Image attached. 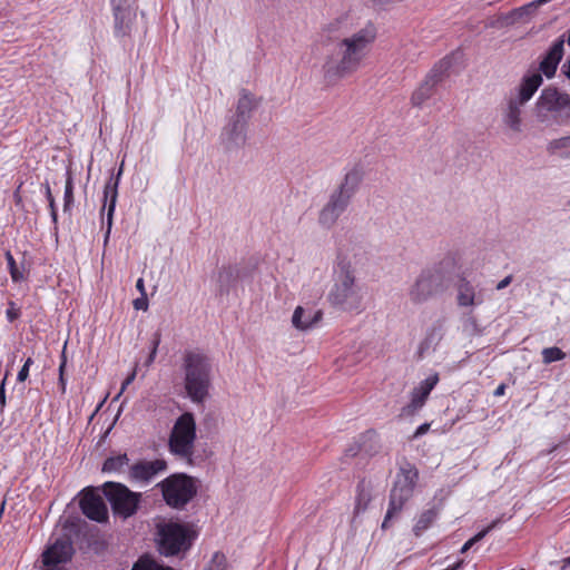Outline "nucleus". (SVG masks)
Segmentation results:
<instances>
[{"mask_svg": "<svg viewBox=\"0 0 570 570\" xmlns=\"http://www.w3.org/2000/svg\"><path fill=\"white\" fill-rule=\"evenodd\" d=\"M45 189H46V198L48 200L49 208L50 209L57 208L55 198L51 194V189H50V186L48 183L45 184Z\"/></svg>", "mask_w": 570, "mask_h": 570, "instance_id": "44", "label": "nucleus"}, {"mask_svg": "<svg viewBox=\"0 0 570 570\" xmlns=\"http://www.w3.org/2000/svg\"><path fill=\"white\" fill-rule=\"evenodd\" d=\"M542 82L543 79L540 72L524 75L518 87L517 94H511L510 96L523 104H527L533 97Z\"/></svg>", "mask_w": 570, "mask_h": 570, "instance_id": "22", "label": "nucleus"}, {"mask_svg": "<svg viewBox=\"0 0 570 570\" xmlns=\"http://www.w3.org/2000/svg\"><path fill=\"white\" fill-rule=\"evenodd\" d=\"M136 288L137 291L140 293V295L145 296L147 295L146 293V288H145V282H144V278H138L137 282H136Z\"/></svg>", "mask_w": 570, "mask_h": 570, "instance_id": "49", "label": "nucleus"}, {"mask_svg": "<svg viewBox=\"0 0 570 570\" xmlns=\"http://www.w3.org/2000/svg\"><path fill=\"white\" fill-rule=\"evenodd\" d=\"M500 523V520L497 519L494 521H492L485 529L481 530L480 532H478L474 537H472L471 539H469L461 548V552L464 553L466 552L470 548H472L476 542H479L480 540H482L491 530H493L494 528L498 527V524Z\"/></svg>", "mask_w": 570, "mask_h": 570, "instance_id": "34", "label": "nucleus"}, {"mask_svg": "<svg viewBox=\"0 0 570 570\" xmlns=\"http://www.w3.org/2000/svg\"><path fill=\"white\" fill-rule=\"evenodd\" d=\"M361 257L354 254L353 257L340 254L334 267V284L327 295L328 302L345 312L361 313L363 311L362 287L356 278V265Z\"/></svg>", "mask_w": 570, "mask_h": 570, "instance_id": "2", "label": "nucleus"}, {"mask_svg": "<svg viewBox=\"0 0 570 570\" xmlns=\"http://www.w3.org/2000/svg\"><path fill=\"white\" fill-rule=\"evenodd\" d=\"M135 377H136V370H134V371L131 372V374H130V375H128V376L126 377V380L122 382V384H121V389H120V393H119V394H121V393L127 389V386H128L129 384H131V383H132V381L135 380Z\"/></svg>", "mask_w": 570, "mask_h": 570, "instance_id": "45", "label": "nucleus"}, {"mask_svg": "<svg viewBox=\"0 0 570 570\" xmlns=\"http://www.w3.org/2000/svg\"><path fill=\"white\" fill-rule=\"evenodd\" d=\"M184 386L194 403H203L212 386L210 358L198 351H186L183 357Z\"/></svg>", "mask_w": 570, "mask_h": 570, "instance_id": "4", "label": "nucleus"}, {"mask_svg": "<svg viewBox=\"0 0 570 570\" xmlns=\"http://www.w3.org/2000/svg\"><path fill=\"white\" fill-rule=\"evenodd\" d=\"M456 303L460 307H471L482 303V297L476 294L474 285L462 276L456 285Z\"/></svg>", "mask_w": 570, "mask_h": 570, "instance_id": "23", "label": "nucleus"}, {"mask_svg": "<svg viewBox=\"0 0 570 570\" xmlns=\"http://www.w3.org/2000/svg\"><path fill=\"white\" fill-rule=\"evenodd\" d=\"M455 61V53H450L440 59L430 69L425 78L431 80L435 86L442 82L448 76Z\"/></svg>", "mask_w": 570, "mask_h": 570, "instance_id": "25", "label": "nucleus"}, {"mask_svg": "<svg viewBox=\"0 0 570 570\" xmlns=\"http://www.w3.org/2000/svg\"><path fill=\"white\" fill-rule=\"evenodd\" d=\"M564 562H566L567 564H570V557H569V558H567V559H564Z\"/></svg>", "mask_w": 570, "mask_h": 570, "instance_id": "60", "label": "nucleus"}, {"mask_svg": "<svg viewBox=\"0 0 570 570\" xmlns=\"http://www.w3.org/2000/svg\"><path fill=\"white\" fill-rule=\"evenodd\" d=\"M114 19H115V35L116 37L129 36L132 29V23L136 18V12L128 0H110Z\"/></svg>", "mask_w": 570, "mask_h": 570, "instance_id": "13", "label": "nucleus"}, {"mask_svg": "<svg viewBox=\"0 0 570 570\" xmlns=\"http://www.w3.org/2000/svg\"><path fill=\"white\" fill-rule=\"evenodd\" d=\"M511 282H512V275H508L497 284L495 288L498 291H501V289L508 287L511 284Z\"/></svg>", "mask_w": 570, "mask_h": 570, "instance_id": "46", "label": "nucleus"}, {"mask_svg": "<svg viewBox=\"0 0 570 570\" xmlns=\"http://www.w3.org/2000/svg\"><path fill=\"white\" fill-rule=\"evenodd\" d=\"M255 97L247 90L242 89L233 118L248 122L252 111L256 108Z\"/></svg>", "mask_w": 570, "mask_h": 570, "instance_id": "26", "label": "nucleus"}, {"mask_svg": "<svg viewBox=\"0 0 570 570\" xmlns=\"http://www.w3.org/2000/svg\"><path fill=\"white\" fill-rule=\"evenodd\" d=\"M239 271L236 266H223L217 274L218 289L220 294L228 293L229 288L236 283Z\"/></svg>", "mask_w": 570, "mask_h": 570, "instance_id": "27", "label": "nucleus"}, {"mask_svg": "<svg viewBox=\"0 0 570 570\" xmlns=\"http://www.w3.org/2000/svg\"><path fill=\"white\" fill-rule=\"evenodd\" d=\"M562 73L570 80V57L566 60V62L561 67Z\"/></svg>", "mask_w": 570, "mask_h": 570, "instance_id": "52", "label": "nucleus"}, {"mask_svg": "<svg viewBox=\"0 0 570 570\" xmlns=\"http://www.w3.org/2000/svg\"><path fill=\"white\" fill-rule=\"evenodd\" d=\"M129 462V459L127 454H119L117 456H110L105 460L102 464V471L104 472H118L120 471L125 465H127Z\"/></svg>", "mask_w": 570, "mask_h": 570, "instance_id": "33", "label": "nucleus"}, {"mask_svg": "<svg viewBox=\"0 0 570 570\" xmlns=\"http://www.w3.org/2000/svg\"><path fill=\"white\" fill-rule=\"evenodd\" d=\"M561 149H570V136H564L558 139H553L548 144L547 150L550 154H554Z\"/></svg>", "mask_w": 570, "mask_h": 570, "instance_id": "38", "label": "nucleus"}, {"mask_svg": "<svg viewBox=\"0 0 570 570\" xmlns=\"http://www.w3.org/2000/svg\"><path fill=\"white\" fill-rule=\"evenodd\" d=\"M435 88L436 86L431 80L424 78L411 96L412 106L417 108L422 107L423 104L433 96Z\"/></svg>", "mask_w": 570, "mask_h": 570, "instance_id": "28", "label": "nucleus"}, {"mask_svg": "<svg viewBox=\"0 0 570 570\" xmlns=\"http://www.w3.org/2000/svg\"><path fill=\"white\" fill-rule=\"evenodd\" d=\"M66 366H67V357H66L65 350H63L62 354H61V362L59 364V375H65Z\"/></svg>", "mask_w": 570, "mask_h": 570, "instance_id": "50", "label": "nucleus"}, {"mask_svg": "<svg viewBox=\"0 0 570 570\" xmlns=\"http://www.w3.org/2000/svg\"><path fill=\"white\" fill-rule=\"evenodd\" d=\"M505 387H507V386H505V384H503V383H502V384H500V385L494 390L493 395H494V396H502V395H504V393H505Z\"/></svg>", "mask_w": 570, "mask_h": 570, "instance_id": "54", "label": "nucleus"}, {"mask_svg": "<svg viewBox=\"0 0 570 570\" xmlns=\"http://www.w3.org/2000/svg\"><path fill=\"white\" fill-rule=\"evenodd\" d=\"M73 204V183L70 174L67 176L65 194H63V210L69 212Z\"/></svg>", "mask_w": 570, "mask_h": 570, "instance_id": "36", "label": "nucleus"}, {"mask_svg": "<svg viewBox=\"0 0 570 570\" xmlns=\"http://www.w3.org/2000/svg\"><path fill=\"white\" fill-rule=\"evenodd\" d=\"M341 23L342 19H336L335 21L327 23L323 28V32L328 33V38H331V33L337 32L340 30Z\"/></svg>", "mask_w": 570, "mask_h": 570, "instance_id": "42", "label": "nucleus"}, {"mask_svg": "<svg viewBox=\"0 0 570 570\" xmlns=\"http://www.w3.org/2000/svg\"><path fill=\"white\" fill-rule=\"evenodd\" d=\"M566 42L570 46V30L568 31V37L566 38Z\"/></svg>", "mask_w": 570, "mask_h": 570, "instance_id": "58", "label": "nucleus"}, {"mask_svg": "<svg viewBox=\"0 0 570 570\" xmlns=\"http://www.w3.org/2000/svg\"><path fill=\"white\" fill-rule=\"evenodd\" d=\"M438 511L435 509H429L421 513L417 519L413 532L416 537H420L436 519Z\"/></svg>", "mask_w": 570, "mask_h": 570, "instance_id": "30", "label": "nucleus"}, {"mask_svg": "<svg viewBox=\"0 0 570 570\" xmlns=\"http://www.w3.org/2000/svg\"><path fill=\"white\" fill-rule=\"evenodd\" d=\"M360 183L361 175L358 170L353 169L346 173L341 185L331 194L328 202L320 212L318 223L323 227L331 228L336 224L340 216L348 207Z\"/></svg>", "mask_w": 570, "mask_h": 570, "instance_id": "6", "label": "nucleus"}, {"mask_svg": "<svg viewBox=\"0 0 570 570\" xmlns=\"http://www.w3.org/2000/svg\"><path fill=\"white\" fill-rule=\"evenodd\" d=\"M46 570H65L62 567H46Z\"/></svg>", "mask_w": 570, "mask_h": 570, "instance_id": "57", "label": "nucleus"}, {"mask_svg": "<svg viewBox=\"0 0 570 570\" xmlns=\"http://www.w3.org/2000/svg\"><path fill=\"white\" fill-rule=\"evenodd\" d=\"M196 422L190 412H185L175 422L169 435L168 446L173 454L188 459L194 454Z\"/></svg>", "mask_w": 570, "mask_h": 570, "instance_id": "10", "label": "nucleus"}, {"mask_svg": "<svg viewBox=\"0 0 570 570\" xmlns=\"http://www.w3.org/2000/svg\"><path fill=\"white\" fill-rule=\"evenodd\" d=\"M102 493L109 501L114 513L122 519L132 517L141 501V493L134 492L118 482H106L102 485Z\"/></svg>", "mask_w": 570, "mask_h": 570, "instance_id": "11", "label": "nucleus"}, {"mask_svg": "<svg viewBox=\"0 0 570 570\" xmlns=\"http://www.w3.org/2000/svg\"><path fill=\"white\" fill-rule=\"evenodd\" d=\"M4 382H6V377L3 379L1 385H0V409L1 411L4 409L6 406V389H4Z\"/></svg>", "mask_w": 570, "mask_h": 570, "instance_id": "47", "label": "nucleus"}, {"mask_svg": "<svg viewBox=\"0 0 570 570\" xmlns=\"http://www.w3.org/2000/svg\"><path fill=\"white\" fill-rule=\"evenodd\" d=\"M446 331V317L436 318L425 331L423 340L419 344L417 355L423 357L430 351H434L441 343Z\"/></svg>", "mask_w": 570, "mask_h": 570, "instance_id": "19", "label": "nucleus"}, {"mask_svg": "<svg viewBox=\"0 0 570 570\" xmlns=\"http://www.w3.org/2000/svg\"><path fill=\"white\" fill-rule=\"evenodd\" d=\"M438 382L439 375L434 373L414 387L411 392V401L402 409V413L407 416H412L417 413L425 404L431 391L435 387Z\"/></svg>", "mask_w": 570, "mask_h": 570, "instance_id": "15", "label": "nucleus"}, {"mask_svg": "<svg viewBox=\"0 0 570 570\" xmlns=\"http://www.w3.org/2000/svg\"><path fill=\"white\" fill-rule=\"evenodd\" d=\"M167 470V462L164 459L154 461L140 460L129 469V478L132 481L149 483L156 475Z\"/></svg>", "mask_w": 570, "mask_h": 570, "instance_id": "16", "label": "nucleus"}, {"mask_svg": "<svg viewBox=\"0 0 570 570\" xmlns=\"http://www.w3.org/2000/svg\"><path fill=\"white\" fill-rule=\"evenodd\" d=\"M72 546L67 540L58 539L52 546L42 553V563L45 567H60L71 559Z\"/></svg>", "mask_w": 570, "mask_h": 570, "instance_id": "20", "label": "nucleus"}, {"mask_svg": "<svg viewBox=\"0 0 570 570\" xmlns=\"http://www.w3.org/2000/svg\"><path fill=\"white\" fill-rule=\"evenodd\" d=\"M79 507L88 519L102 523L108 521V508L97 489L86 488L81 491Z\"/></svg>", "mask_w": 570, "mask_h": 570, "instance_id": "12", "label": "nucleus"}, {"mask_svg": "<svg viewBox=\"0 0 570 570\" xmlns=\"http://www.w3.org/2000/svg\"><path fill=\"white\" fill-rule=\"evenodd\" d=\"M158 550L166 557L187 551L194 540V533L184 524L166 522L157 527Z\"/></svg>", "mask_w": 570, "mask_h": 570, "instance_id": "9", "label": "nucleus"}, {"mask_svg": "<svg viewBox=\"0 0 570 570\" xmlns=\"http://www.w3.org/2000/svg\"><path fill=\"white\" fill-rule=\"evenodd\" d=\"M541 354L544 364L561 361L566 357V353L557 346L546 347L542 350Z\"/></svg>", "mask_w": 570, "mask_h": 570, "instance_id": "35", "label": "nucleus"}, {"mask_svg": "<svg viewBox=\"0 0 570 570\" xmlns=\"http://www.w3.org/2000/svg\"><path fill=\"white\" fill-rule=\"evenodd\" d=\"M131 570H174L171 567L165 566L149 556L140 557L134 564Z\"/></svg>", "mask_w": 570, "mask_h": 570, "instance_id": "32", "label": "nucleus"}, {"mask_svg": "<svg viewBox=\"0 0 570 570\" xmlns=\"http://www.w3.org/2000/svg\"><path fill=\"white\" fill-rule=\"evenodd\" d=\"M419 480V471L410 462H404L396 473L393 488L390 493L389 509L382 522V528L387 529L393 518L397 517L404 504L413 495Z\"/></svg>", "mask_w": 570, "mask_h": 570, "instance_id": "7", "label": "nucleus"}, {"mask_svg": "<svg viewBox=\"0 0 570 570\" xmlns=\"http://www.w3.org/2000/svg\"><path fill=\"white\" fill-rule=\"evenodd\" d=\"M29 376V370L27 366H22L18 372L17 380L18 382H24Z\"/></svg>", "mask_w": 570, "mask_h": 570, "instance_id": "48", "label": "nucleus"}, {"mask_svg": "<svg viewBox=\"0 0 570 570\" xmlns=\"http://www.w3.org/2000/svg\"><path fill=\"white\" fill-rule=\"evenodd\" d=\"M58 384H59V389H60L61 393L65 394L66 387H67V381L65 379V375H59Z\"/></svg>", "mask_w": 570, "mask_h": 570, "instance_id": "53", "label": "nucleus"}, {"mask_svg": "<svg viewBox=\"0 0 570 570\" xmlns=\"http://www.w3.org/2000/svg\"><path fill=\"white\" fill-rule=\"evenodd\" d=\"M160 341H161V334L159 331H157L156 333H154L153 335V338H151V350H150V353L146 360V365L149 366L150 364L154 363L155 358H156V355H157V350H158V346L160 344Z\"/></svg>", "mask_w": 570, "mask_h": 570, "instance_id": "39", "label": "nucleus"}, {"mask_svg": "<svg viewBox=\"0 0 570 570\" xmlns=\"http://www.w3.org/2000/svg\"><path fill=\"white\" fill-rule=\"evenodd\" d=\"M4 256H6V259H7L8 269H9V274L11 276V279L14 283H19V282L24 281L26 279V269H24V267L17 265V262H16L13 255L11 254V252H9V250L6 252Z\"/></svg>", "mask_w": 570, "mask_h": 570, "instance_id": "31", "label": "nucleus"}, {"mask_svg": "<svg viewBox=\"0 0 570 570\" xmlns=\"http://www.w3.org/2000/svg\"><path fill=\"white\" fill-rule=\"evenodd\" d=\"M21 316V308L17 306L13 301L8 302V308L6 311V317L8 322L12 323Z\"/></svg>", "mask_w": 570, "mask_h": 570, "instance_id": "40", "label": "nucleus"}, {"mask_svg": "<svg viewBox=\"0 0 570 570\" xmlns=\"http://www.w3.org/2000/svg\"><path fill=\"white\" fill-rule=\"evenodd\" d=\"M120 175L121 168L119 169L117 178L114 179L112 177H110L104 188V206L101 210L104 212L107 209V229L105 235V243L108 240L112 227V217L117 204L118 180Z\"/></svg>", "mask_w": 570, "mask_h": 570, "instance_id": "21", "label": "nucleus"}, {"mask_svg": "<svg viewBox=\"0 0 570 570\" xmlns=\"http://www.w3.org/2000/svg\"><path fill=\"white\" fill-rule=\"evenodd\" d=\"M564 157L570 159V150L564 155Z\"/></svg>", "mask_w": 570, "mask_h": 570, "instance_id": "59", "label": "nucleus"}, {"mask_svg": "<svg viewBox=\"0 0 570 570\" xmlns=\"http://www.w3.org/2000/svg\"><path fill=\"white\" fill-rule=\"evenodd\" d=\"M322 316L323 313L320 309H305L302 306H297L293 313L292 323L297 330L306 331L318 323Z\"/></svg>", "mask_w": 570, "mask_h": 570, "instance_id": "24", "label": "nucleus"}, {"mask_svg": "<svg viewBox=\"0 0 570 570\" xmlns=\"http://www.w3.org/2000/svg\"><path fill=\"white\" fill-rule=\"evenodd\" d=\"M564 42L566 36L562 35L554 40L551 47L542 56V59L539 62V72L541 76L544 75L548 79L554 77L558 66L564 55Z\"/></svg>", "mask_w": 570, "mask_h": 570, "instance_id": "17", "label": "nucleus"}, {"mask_svg": "<svg viewBox=\"0 0 570 570\" xmlns=\"http://www.w3.org/2000/svg\"><path fill=\"white\" fill-rule=\"evenodd\" d=\"M50 216H51L52 223H53L55 225H57V223H58V213H57V208L50 209Z\"/></svg>", "mask_w": 570, "mask_h": 570, "instance_id": "55", "label": "nucleus"}, {"mask_svg": "<svg viewBox=\"0 0 570 570\" xmlns=\"http://www.w3.org/2000/svg\"><path fill=\"white\" fill-rule=\"evenodd\" d=\"M163 499L173 509H184L197 494L196 480L185 473H175L157 484Z\"/></svg>", "mask_w": 570, "mask_h": 570, "instance_id": "8", "label": "nucleus"}, {"mask_svg": "<svg viewBox=\"0 0 570 570\" xmlns=\"http://www.w3.org/2000/svg\"><path fill=\"white\" fill-rule=\"evenodd\" d=\"M535 119L544 125H560L570 119V95L554 86L543 88L534 104Z\"/></svg>", "mask_w": 570, "mask_h": 570, "instance_id": "5", "label": "nucleus"}, {"mask_svg": "<svg viewBox=\"0 0 570 570\" xmlns=\"http://www.w3.org/2000/svg\"><path fill=\"white\" fill-rule=\"evenodd\" d=\"M227 560L225 554L215 552L204 570H226Z\"/></svg>", "mask_w": 570, "mask_h": 570, "instance_id": "37", "label": "nucleus"}, {"mask_svg": "<svg viewBox=\"0 0 570 570\" xmlns=\"http://www.w3.org/2000/svg\"><path fill=\"white\" fill-rule=\"evenodd\" d=\"M568 205L570 206V200H569Z\"/></svg>", "mask_w": 570, "mask_h": 570, "instance_id": "61", "label": "nucleus"}, {"mask_svg": "<svg viewBox=\"0 0 570 570\" xmlns=\"http://www.w3.org/2000/svg\"><path fill=\"white\" fill-rule=\"evenodd\" d=\"M375 39L376 28L371 23L342 39L337 45L341 53L340 60L327 58L323 65L326 81L334 82L355 72L367 57Z\"/></svg>", "mask_w": 570, "mask_h": 570, "instance_id": "1", "label": "nucleus"}, {"mask_svg": "<svg viewBox=\"0 0 570 570\" xmlns=\"http://www.w3.org/2000/svg\"><path fill=\"white\" fill-rule=\"evenodd\" d=\"M246 121L233 117L230 118L228 124L223 128L220 135V142L225 150H237L246 144Z\"/></svg>", "mask_w": 570, "mask_h": 570, "instance_id": "14", "label": "nucleus"}, {"mask_svg": "<svg viewBox=\"0 0 570 570\" xmlns=\"http://www.w3.org/2000/svg\"><path fill=\"white\" fill-rule=\"evenodd\" d=\"M429 429H430V424H428V423H423V424H421V425L416 429V431H415V433H414V436H420V435L425 434V433L429 431Z\"/></svg>", "mask_w": 570, "mask_h": 570, "instance_id": "51", "label": "nucleus"}, {"mask_svg": "<svg viewBox=\"0 0 570 570\" xmlns=\"http://www.w3.org/2000/svg\"><path fill=\"white\" fill-rule=\"evenodd\" d=\"M525 104L509 96L501 104L500 112L503 125L513 132L522 130V108Z\"/></svg>", "mask_w": 570, "mask_h": 570, "instance_id": "18", "label": "nucleus"}, {"mask_svg": "<svg viewBox=\"0 0 570 570\" xmlns=\"http://www.w3.org/2000/svg\"><path fill=\"white\" fill-rule=\"evenodd\" d=\"M455 271L456 261L451 256L423 268L409 288L410 301L413 304H422L444 293L452 283Z\"/></svg>", "mask_w": 570, "mask_h": 570, "instance_id": "3", "label": "nucleus"}, {"mask_svg": "<svg viewBox=\"0 0 570 570\" xmlns=\"http://www.w3.org/2000/svg\"><path fill=\"white\" fill-rule=\"evenodd\" d=\"M33 364V360L32 357H28L23 364V366H27V368L29 370L30 366Z\"/></svg>", "mask_w": 570, "mask_h": 570, "instance_id": "56", "label": "nucleus"}, {"mask_svg": "<svg viewBox=\"0 0 570 570\" xmlns=\"http://www.w3.org/2000/svg\"><path fill=\"white\" fill-rule=\"evenodd\" d=\"M134 308L137 311H147L148 308V298L147 295H140L132 302Z\"/></svg>", "mask_w": 570, "mask_h": 570, "instance_id": "43", "label": "nucleus"}, {"mask_svg": "<svg viewBox=\"0 0 570 570\" xmlns=\"http://www.w3.org/2000/svg\"><path fill=\"white\" fill-rule=\"evenodd\" d=\"M371 502V493L368 490V485L365 480H361L356 487V499H355V508L354 513L360 514L367 509L368 503Z\"/></svg>", "mask_w": 570, "mask_h": 570, "instance_id": "29", "label": "nucleus"}, {"mask_svg": "<svg viewBox=\"0 0 570 570\" xmlns=\"http://www.w3.org/2000/svg\"><path fill=\"white\" fill-rule=\"evenodd\" d=\"M463 326L465 330L470 331L473 334L481 333L478 320L473 315H468V317L464 320Z\"/></svg>", "mask_w": 570, "mask_h": 570, "instance_id": "41", "label": "nucleus"}]
</instances>
